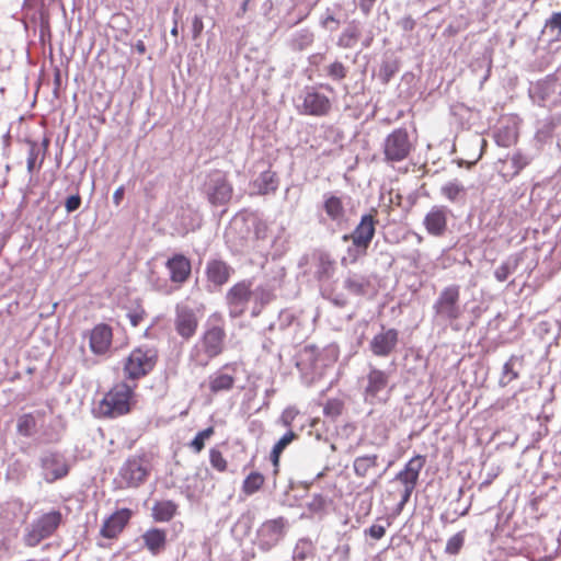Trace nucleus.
Returning a JSON list of instances; mask_svg holds the SVG:
<instances>
[{
    "label": "nucleus",
    "instance_id": "c756f323",
    "mask_svg": "<svg viewBox=\"0 0 561 561\" xmlns=\"http://www.w3.org/2000/svg\"><path fill=\"white\" fill-rule=\"evenodd\" d=\"M523 257L520 254H513L506 257L494 271V277L497 282H505L510 275L518 268Z\"/></svg>",
    "mask_w": 561,
    "mask_h": 561
},
{
    "label": "nucleus",
    "instance_id": "3c124183",
    "mask_svg": "<svg viewBox=\"0 0 561 561\" xmlns=\"http://www.w3.org/2000/svg\"><path fill=\"white\" fill-rule=\"evenodd\" d=\"M209 461H210V465L220 472H222L227 469L226 459L224 458L222 454L216 448L210 449Z\"/></svg>",
    "mask_w": 561,
    "mask_h": 561
},
{
    "label": "nucleus",
    "instance_id": "052dcab7",
    "mask_svg": "<svg viewBox=\"0 0 561 561\" xmlns=\"http://www.w3.org/2000/svg\"><path fill=\"white\" fill-rule=\"evenodd\" d=\"M398 25L405 32H411L415 27V21L408 15L398 21Z\"/></svg>",
    "mask_w": 561,
    "mask_h": 561
},
{
    "label": "nucleus",
    "instance_id": "6e6d98bb",
    "mask_svg": "<svg viewBox=\"0 0 561 561\" xmlns=\"http://www.w3.org/2000/svg\"><path fill=\"white\" fill-rule=\"evenodd\" d=\"M545 27L552 32L557 31L558 35H561V11L553 12L546 21Z\"/></svg>",
    "mask_w": 561,
    "mask_h": 561
},
{
    "label": "nucleus",
    "instance_id": "c85d7f7f",
    "mask_svg": "<svg viewBox=\"0 0 561 561\" xmlns=\"http://www.w3.org/2000/svg\"><path fill=\"white\" fill-rule=\"evenodd\" d=\"M234 377L230 374L218 370L208 377V387L213 393L229 391L233 388Z\"/></svg>",
    "mask_w": 561,
    "mask_h": 561
},
{
    "label": "nucleus",
    "instance_id": "6e6552de",
    "mask_svg": "<svg viewBox=\"0 0 561 561\" xmlns=\"http://www.w3.org/2000/svg\"><path fill=\"white\" fill-rule=\"evenodd\" d=\"M413 149L412 141L405 128L392 130L383 140V161L393 164L405 160Z\"/></svg>",
    "mask_w": 561,
    "mask_h": 561
},
{
    "label": "nucleus",
    "instance_id": "69168bd1",
    "mask_svg": "<svg viewBox=\"0 0 561 561\" xmlns=\"http://www.w3.org/2000/svg\"><path fill=\"white\" fill-rule=\"evenodd\" d=\"M376 0H360L359 8L364 14H368Z\"/></svg>",
    "mask_w": 561,
    "mask_h": 561
},
{
    "label": "nucleus",
    "instance_id": "2f4dec72",
    "mask_svg": "<svg viewBox=\"0 0 561 561\" xmlns=\"http://www.w3.org/2000/svg\"><path fill=\"white\" fill-rule=\"evenodd\" d=\"M440 194L450 203H460L465 201L466 187L458 180H453L440 187Z\"/></svg>",
    "mask_w": 561,
    "mask_h": 561
},
{
    "label": "nucleus",
    "instance_id": "f8f14e48",
    "mask_svg": "<svg viewBox=\"0 0 561 561\" xmlns=\"http://www.w3.org/2000/svg\"><path fill=\"white\" fill-rule=\"evenodd\" d=\"M133 388L125 382L116 385L102 400L101 409L104 415L116 417L130 410Z\"/></svg>",
    "mask_w": 561,
    "mask_h": 561
},
{
    "label": "nucleus",
    "instance_id": "c9c22d12",
    "mask_svg": "<svg viewBox=\"0 0 561 561\" xmlns=\"http://www.w3.org/2000/svg\"><path fill=\"white\" fill-rule=\"evenodd\" d=\"M378 455L357 456L353 461V470L356 477L365 478L369 470L378 466Z\"/></svg>",
    "mask_w": 561,
    "mask_h": 561
},
{
    "label": "nucleus",
    "instance_id": "9d476101",
    "mask_svg": "<svg viewBox=\"0 0 561 561\" xmlns=\"http://www.w3.org/2000/svg\"><path fill=\"white\" fill-rule=\"evenodd\" d=\"M289 528L288 520L279 516L267 519L261 524L256 531V545L262 551H270L286 536Z\"/></svg>",
    "mask_w": 561,
    "mask_h": 561
},
{
    "label": "nucleus",
    "instance_id": "72a5a7b5",
    "mask_svg": "<svg viewBox=\"0 0 561 561\" xmlns=\"http://www.w3.org/2000/svg\"><path fill=\"white\" fill-rule=\"evenodd\" d=\"M517 365H522V358L516 355H512L508 358V360L503 365L502 374L499 380V385L501 387H506L513 380L518 378L519 371L516 368Z\"/></svg>",
    "mask_w": 561,
    "mask_h": 561
},
{
    "label": "nucleus",
    "instance_id": "aec40b11",
    "mask_svg": "<svg viewBox=\"0 0 561 561\" xmlns=\"http://www.w3.org/2000/svg\"><path fill=\"white\" fill-rule=\"evenodd\" d=\"M399 332L396 329H385L376 334L369 343V348L375 356L388 357L397 347Z\"/></svg>",
    "mask_w": 561,
    "mask_h": 561
},
{
    "label": "nucleus",
    "instance_id": "680f3d73",
    "mask_svg": "<svg viewBox=\"0 0 561 561\" xmlns=\"http://www.w3.org/2000/svg\"><path fill=\"white\" fill-rule=\"evenodd\" d=\"M267 225L262 220L255 221L254 234L257 239H264L266 237Z\"/></svg>",
    "mask_w": 561,
    "mask_h": 561
},
{
    "label": "nucleus",
    "instance_id": "6ab92c4d",
    "mask_svg": "<svg viewBox=\"0 0 561 561\" xmlns=\"http://www.w3.org/2000/svg\"><path fill=\"white\" fill-rule=\"evenodd\" d=\"M321 209L325 214V217H319L321 224H325L328 219L336 226H342L346 221V209L342 197L333 193L323 194Z\"/></svg>",
    "mask_w": 561,
    "mask_h": 561
},
{
    "label": "nucleus",
    "instance_id": "412c9836",
    "mask_svg": "<svg viewBox=\"0 0 561 561\" xmlns=\"http://www.w3.org/2000/svg\"><path fill=\"white\" fill-rule=\"evenodd\" d=\"M331 110L330 99L311 89L307 90L302 101V113L312 116H324Z\"/></svg>",
    "mask_w": 561,
    "mask_h": 561
},
{
    "label": "nucleus",
    "instance_id": "b1692460",
    "mask_svg": "<svg viewBox=\"0 0 561 561\" xmlns=\"http://www.w3.org/2000/svg\"><path fill=\"white\" fill-rule=\"evenodd\" d=\"M207 282L215 287L225 285L233 273V268L221 259L207 261L205 268Z\"/></svg>",
    "mask_w": 561,
    "mask_h": 561
},
{
    "label": "nucleus",
    "instance_id": "4be33fe9",
    "mask_svg": "<svg viewBox=\"0 0 561 561\" xmlns=\"http://www.w3.org/2000/svg\"><path fill=\"white\" fill-rule=\"evenodd\" d=\"M133 512L129 508H121L108 516L100 530L102 537L107 539L116 538L128 524Z\"/></svg>",
    "mask_w": 561,
    "mask_h": 561
},
{
    "label": "nucleus",
    "instance_id": "de8ad7c7",
    "mask_svg": "<svg viewBox=\"0 0 561 561\" xmlns=\"http://www.w3.org/2000/svg\"><path fill=\"white\" fill-rule=\"evenodd\" d=\"M465 542V535L459 531L451 536L446 543L445 552L451 556L458 554Z\"/></svg>",
    "mask_w": 561,
    "mask_h": 561
},
{
    "label": "nucleus",
    "instance_id": "5fc2aeb1",
    "mask_svg": "<svg viewBox=\"0 0 561 561\" xmlns=\"http://www.w3.org/2000/svg\"><path fill=\"white\" fill-rule=\"evenodd\" d=\"M343 404L339 400H330L324 405L323 412L324 415L330 417H336L342 413Z\"/></svg>",
    "mask_w": 561,
    "mask_h": 561
},
{
    "label": "nucleus",
    "instance_id": "9b49d317",
    "mask_svg": "<svg viewBox=\"0 0 561 561\" xmlns=\"http://www.w3.org/2000/svg\"><path fill=\"white\" fill-rule=\"evenodd\" d=\"M41 476L47 483L64 479L69 473V463L64 454L47 449L38 457Z\"/></svg>",
    "mask_w": 561,
    "mask_h": 561
},
{
    "label": "nucleus",
    "instance_id": "58836bf2",
    "mask_svg": "<svg viewBox=\"0 0 561 561\" xmlns=\"http://www.w3.org/2000/svg\"><path fill=\"white\" fill-rule=\"evenodd\" d=\"M297 437L298 435L295 432L288 431L275 443L271 451V461L275 467L278 466L282 453Z\"/></svg>",
    "mask_w": 561,
    "mask_h": 561
},
{
    "label": "nucleus",
    "instance_id": "f3484780",
    "mask_svg": "<svg viewBox=\"0 0 561 561\" xmlns=\"http://www.w3.org/2000/svg\"><path fill=\"white\" fill-rule=\"evenodd\" d=\"M141 548L151 557H159L167 551L168 531L163 528L150 527L139 537Z\"/></svg>",
    "mask_w": 561,
    "mask_h": 561
},
{
    "label": "nucleus",
    "instance_id": "603ef678",
    "mask_svg": "<svg viewBox=\"0 0 561 561\" xmlns=\"http://www.w3.org/2000/svg\"><path fill=\"white\" fill-rule=\"evenodd\" d=\"M126 317L128 318L130 324L136 328L145 319L146 311L140 305H137L135 308L128 309Z\"/></svg>",
    "mask_w": 561,
    "mask_h": 561
},
{
    "label": "nucleus",
    "instance_id": "a18cd8bd",
    "mask_svg": "<svg viewBox=\"0 0 561 561\" xmlns=\"http://www.w3.org/2000/svg\"><path fill=\"white\" fill-rule=\"evenodd\" d=\"M340 24V20L335 16V12L331 8H327L319 19V25L330 32L336 31Z\"/></svg>",
    "mask_w": 561,
    "mask_h": 561
},
{
    "label": "nucleus",
    "instance_id": "864d4df0",
    "mask_svg": "<svg viewBox=\"0 0 561 561\" xmlns=\"http://www.w3.org/2000/svg\"><path fill=\"white\" fill-rule=\"evenodd\" d=\"M299 414V411L295 407H287L280 414L278 423L284 427H290Z\"/></svg>",
    "mask_w": 561,
    "mask_h": 561
},
{
    "label": "nucleus",
    "instance_id": "1a4fd4ad",
    "mask_svg": "<svg viewBox=\"0 0 561 561\" xmlns=\"http://www.w3.org/2000/svg\"><path fill=\"white\" fill-rule=\"evenodd\" d=\"M232 192V185L224 171L214 170L207 174L203 193L211 205L221 206L227 204L231 199Z\"/></svg>",
    "mask_w": 561,
    "mask_h": 561
},
{
    "label": "nucleus",
    "instance_id": "cd10ccee",
    "mask_svg": "<svg viewBox=\"0 0 561 561\" xmlns=\"http://www.w3.org/2000/svg\"><path fill=\"white\" fill-rule=\"evenodd\" d=\"M48 146V141L44 140L42 145L36 141L28 142V153H27V172L33 174L36 169H39L45 157L46 148Z\"/></svg>",
    "mask_w": 561,
    "mask_h": 561
},
{
    "label": "nucleus",
    "instance_id": "4468645a",
    "mask_svg": "<svg viewBox=\"0 0 561 561\" xmlns=\"http://www.w3.org/2000/svg\"><path fill=\"white\" fill-rule=\"evenodd\" d=\"M150 463L144 457L128 458L119 470V477L127 488L142 484L149 474Z\"/></svg>",
    "mask_w": 561,
    "mask_h": 561
},
{
    "label": "nucleus",
    "instance_id": "f257e3e1",
    "mask_svg": "<svg viewBox=\"0 0 561 561\" xmlns=\"http://www.w3.org/2000/svg\"><path fill=\"white\" fill-rule=\"evenodd\" d=\"M376 215L377 209L375 208L369 213L363 214L353 231L342 237L344 242H351L346 250L347 255L343 257L342 263H345L347 260L350 263H356L367 254L368 248L376 234V226L378 224Z\"/></svg>",
    "mask_w": 561,
    "mask_h": 561
},
{
    "label": "nucleus",
    "instance_id": "ea45409f",
    "mask_svg": "<svg viewBox=\"0 0 561 561\" xmlns=\"http://www.w3.org/2000/svg\"><path fill=\"white\" fill-rule=\"evenodd\" d=\"M334 273V262L328 254H320L314 271V276L318 280H327Z\"/></svg>",
    "mask_w": 561,
    "mask_h": 561
},
{
    "label": "nucleus",
    "instance_id": "a211bd4d",
    "mask_svg": "<svg viewBox=\"0 0 561 561\" xmlns=\"http://www.w3.org/2000/svg\"><path fill=\"white\" fill-rule=\"evenodd\" d=\"M284 275V270L279 268L277 275L273 278L274 284L266 283L257 286L255 289H252V317H257L262 312L263 308L275 299L274 291L276 283L279 284Z\"/></svg>",
    "mask_w": 561,
    "mask_h": 561
},
{
    "label": "nucleus",
    "instance_id": "f704fd0d",
    "mask_svg": "<svg viewBox=\"0 0 561 561\" xmlns=\"http://www.w3.org/2000/svg\"><path fill=\"white\" fill-rule=\"evenodd\" d=\"M314 34L309 28H301L291 34L289 39V47L293 50L301 51L312 45Z\"/></svg>",
    "mask_w": 561,
    "mask_h": 561
},
{
    "label": "nucleus",
    "instance_id": "dca6fc26",
    "mask_svg": "<svg viewBox=\"0 0 561 561\" xmlns=\"http://www.w3.org/2000/svg\"><path fill=\"white\" fill-rule=\"evenodd\" d=\"M174 329L176 333L184 340H190L198 328V319L195 311L185 306L178 305L175 307Z\"/></svg>",
    "mask_w": 561,
    "mask_h": 561
},
{
    "label": "nucleus",
    "instance_id": "338daca9",
    "mask_svg": "<svg viewBox=\"0 0 561 561\" xmlns=\"http://www.w3.org/2000/svg\"><path fill=\"white\" fill-rule=\"evenodd\" d=\"M413 491H414V489L403 488V491L401 493V499H402L403 503H408L410 501V497H411Z\"/></svg>",
    "mask_w": 561,
    "mask_h": 561
},
{
    "label": "nucleus",
    "instance_id": "f03ea898",
    "mask_svg": "<svg viewBox=\"0 0 561 561\" xmlns=\"http://www.w3.org/2000/svg\"><path fill=\"white\" fill-rule=\"evenodd\" d=\"M224 325L208 322L198 342L191 348L188 359L196 367H206L225 348Z\"/></svg>",
    "mask_w": 561,
    "mask_h": 561
},
{
    "label": "nucleus",
    "instance_id": "774afa93",
    "mask_svg": "<svg viewBox=\"0 0 561 561\" xmlns=\"http://www.w3.org/2000/svg\"><path fill=\"white\" fill-rule=\"evenodd\" d=\"M251 0H244L240 7V12H238V15L244 14L249 8H250Z\"/></svg>",
    "mask_w": 561,
    "mask_h": 561
},
{
    "label": "nucleus",
    "instance_id": "c03bdc74",
    "mask_svg": "<svg viewBox=\"0 0 561 561\" xmlns=\"http://www.w3.org/2000/svg\"><path fill=\"white\" fill-rule=\"evenodd\" d=\"M534 156L522 150L515 151L511 157V163L514 169L513 175L519 174V172L531 163Z\"/></svg>",
    "mask_w": 561,
    "mask_h": 561
},
{
    "label": "nucleus",
    "instance_id": "7ed1b4c3",
    "mask_svg": "<svg viewBox=\"0 0 561 561\" xmlns=\"http://www.w3.org/2000/svg\"><path fill=\"white\" fill-rule=\"evenodd\" d=\"M390 374L369 365L368 373L362 378L364 401L370 405L385 404L391 396Z\"/></svg>",
    "mask_w": 561,
    "mask_h": 561
},
{
    "label": "nucleus",
    "instance_id": "20e7f679",
    "mask_svg": "<svg viewBox=\"0 0 561 561\" xmlns=\"http://www.w3.org/2000/svg\"><path fill=\"white\" fill-rule=\"evenodd\" d=\"M62 523V514L60 511L51 510L43 513L33 519L23 533V543L26 547L34 548L43 540L51 537Z\"/></svg>",
    "mask_w": 561,
    "mask_h": 561
},
{
    "label": "nucleus",
    "instance_id": "5701e85b",
    "mask_svg": "<svg viewBox=\"0 0 561 561\" xmlns=\"http://www.w3.org/2000/svg\"><path fill=\"white\" fill-rule=\"evenodd\" d=\"M113 331L107 324L100 323L90 332V350L95 355H104L112 345Z\"/></svg>",
    "mask_w": 561,
    "mask_h": 561
},
{
    "label": "nucleus",
    "instance_id": "393cba45",
    "mask_svg": "<svg viewBox=\"0 0 561 561\" xmlns=\"http://www.w3.org/2000/svg\"><path fill=\"white\" fill-rule=\"evenodd\" d=\"M424 463L425 459L421 455L411 458L404 468L397 473L394 480L399 481L403 488L415 489Z\"/></svg>",
    "mask_w": 561,
    "mask_h": 561
},
{
    "label": "nucleus",
    "instance_id": "a878e982",
    "mask_svg": "<svg viewBox=\"0 0 561 561\" xmlns=\"http://www.w3.org/2000/svg\"><path fill=\"white\" fill-rule=\"evenodd\" d=\"M165 267L170 273V279L175 284L185 283L191 276V261L183 254H174L168 259Z\"/></svg>",
    "mask_w": 561,
    "mask_h": 561
},
{
    "label": "nucleus",
    "instance_id": "473e14b6",
    "mask_svg": "<svg viewBox=\"0 0 561 561\" xmlns=\"http://www.w3.org/2000/svg\"><path fill=\"white\" fill-rule=\"evenodd\" d=\"M178 505L173 501H160L152 506V517L156 522L167 523L176 514Z\"/></svg>",
    "mask_w": 561,
    "mask_h": 561
},
{
    "label": "nucleus",
    "instance_id": "0e129e2a",
    "mask_svg": "<svg viewBox=\"0 0 561 561\" xmlns=\"http://www.w3.org/2000/svg\"><path fill=\"white\" fill-rule=\"evenodd\" d=\"M125 188L124 186H119L115 190L113 194V203L118 206L124 197Z\"/></svg>",
    "mask_w": 561,
    "mask_h": 561
},
{
    "label": "nucleus",
    "instance_id": "39448f33",
    "mask_svg": "<svg viewBox=\"0 0 561 561\" xmlns=\"http://www.w3.org/2000/svg\"><path fill=\"white\" fill-rule=\"evenodd\" d=\"M336 359L334 348H325L320 351L314 345L304 346L298 355L296 366L301 374H312L313 377H320L324 367L331 365Z\"/></svg>",
    "mask_w": 561,
    "mask_h": 561
},
{
    "label": "nucleus",
    "instance_id": "e433bc0d",
    "mask_svg": "<svg viewBox=\"0 0 561 561\" xmlns=\"http://www.w3.org/2000/svg\"><path fill=\"white\" fill-rule=\"evenodd\" d=\"M368 285V279L358 274H350L344 280V288L356 296L364 295Z\"/></svg>",
    "mask_w": 561,
    "mask_h": 561
},
{
    "label": "nucleus",
    "instance_id": "4c0bfd02",
    "mask_svg": "<svg viewBox=\"0 0 561 561\" xmlns=\"http://www.w3.org/2000/svg\"><path fill=\"white\" fill-rule=\"evenodd\" d=\"M494 140L500 147H511L517 140V130L513 126H502L495 130Z\"/></svg>",
    "mask_w": 561,
    "mask_h": 561
},
{
    "label": "nucleus",
    "instance_id": "79ce46f5",
    "mask_svg": "<svg viewBox=\"0 0 561 561\" xmlns=\"http://www.w3.org/2000/svg\"><path fill=\"white\" fill-rule=\"evenodd\" d=\"M399 71V61L394 58H385L378 71V79L387 84L392 77Z\"/></svg>",
    "mask_w": 561,
    "mask_h": 561
},
{
    "label": "nucleus",
    "instance_id": "ddd939ff",
    "mask_svg": "<svg viewBox=\"0 0 561 561\" xmlns=\"http://www.w3.org/2000/svg\"><path fill=\"white\" fill-rule=\"evenodd\" d=\"M226 300L231 318L241 317L252 300V283L250 280H241L234 284L226 295Z\"/></svg>",
    "mask_w": 561,
    "mask_h": 561
},
{
    "label": "nucleus",
    "instance_id": "09e8293b",
    "mask_svg": "<svg viewBox=\"0 0 561 561\" xmlns=\"http://www.w3.org/2000/svg\"><path fill=\"white\" fill-rule=\"evenodd\" d=\"M327 75L333 80L340 81L347 76V69L341 61H334L327 67Z\"/></svg>",
    "mask_w": 561,
    "mask_h": 561
},
{
    "label": "nucleus",
    "instance_id": "e2e57ef3",
    "mask_svg": "<svg viewBox=\"0 0 561 561\" xmlns=\"http://www.w3.org/2000/svg\"><path fill=\"white\" fill-rule=\"evenodd\" d=\"M192 26H193V37L196 38L201 35V33L204 28L202 19L197 15L194 16Z\"/></svg>",
    "mask_w": 561,
    "mask_h": 561
},
{
    "label": "nucleus",
    "instance_id": "37998d69",
    "mask_svg": "<svg viewBox=\"0 0 561 561\" xmlns=\"http://www.w3.org/2000/svg\"><path fill=\"white\" fill-rule=\"evenodd\" d=\"M264 483V477L260 472H251L243 481L242 491L247 495L257 492Z\"/></svg>",
    "mask_w": 561,
    "mask_h": 561
},
{
    "label": "nucleus",
    "instance_id": "2eb2a0df",
    "mask_svg": "<svg viewBox=\"0 0 561 561\" xmlns=\"http://www.w3.org/2000/svg\"><path fill=\"white\" fill-rule=\"evenodd\" d=\"M450 209L445 205H434L425 214L423 226L426 232L435 238L445 236L448 229V217Z\"/></svg>",
    "mask_w": 561,
    "mask_h": 561
},
{
    "label": "nucleus",
    "instance_id": "13d9d810",
    "mask_svg": "<svg viewBox=\"0 0 561 561\" xmlns=\"http://www.w3.org/2000/svg\"><path fill=\"white\" fill-rule=\"evenodd\" d=\"M81 206V196L77 193L66 199L65 207L68 213H73Z\"/></svg>",
    "mask_w": 561,
    "mask_h": 561
},
{
    "label": "nucleus",
    "instance_id": "0eeeda50",
    "mask_svg": "<svg viewBox=\"0 0 561 561\" xmlns=\"http://www.w3.org/2000/svg\"><path fill=\"white\" fill-rule=\"evenodd\" d=\"M459 299L460 287L458 285L453 284L443 288L433 305L435 318L443 323H451L459 319L462 312Z\"/></svg>",
    "mask_w": 561,
    "mask_h": 561
},
{
    "label": "nucleus",
    "instance_id": "7c9ffc66",
    "mask_svg": "<svg viewBox=\"0 0 561 561\" xmlns=\"http://www.w3.org/2000/svg\"><path fill=\"white\" fill-rule=\"evenodd\" d=\"M360 37V28L356 21H352L340 34L336 45L341 48H353Z\"/></svg>",
    "mask_w": 561,
    "mask_h": 561
},
{
    "label": "nucleus",
    "instance_id": "a19ab883",
    "mask_svg": "<svg viewBox=\"0 0 561 561\" xmlns=\"http://www.w3.org/2000/svg\"><path fill=\"white\" fill-rule=\"evenodd\" d=\"M314 554V546L310 539L301 538L293 551V561H305Z\"/></svg>",
    "mask_w": 561,
    "mask_h": 561
},
{
    "label": "nucleus",
    "instance_id": "4d7b16f0",
    "mask_svg": "<svg viewBox=\"0 0 561 561\" xmlns=\"http://www.w3.org/2000/svg\"><path fill=\"white\" fill-rule=\"evenodd\" d=\"M308 507L312 512H320L325 507V499L321 494H314Z\"/></svg>",
    "mask_w": 561,
    "mask_h": 561
},
{
    "label": "nucleus",
    "instance_id": "49530a36",
    "mask_svg": "<svg viewBox=\"0 0 561 561\" xmlns=\"http://www.w3.org/2000/svg\"><path fill=\"white\" fill-rule=\"evenodd\" d=\"M214 434V427L209 426L196 434L193 440L190 443V447L195 453H201L205 447V440Z\"/></svg>",
    "mask_w": 561,
    "mask_h": 561
},
{
    "label": "nucleus",
    "instance_id": "bf43d9fd",
    "mask_svg": "<svg viewBox=\"0 0 561 561\" xmlns=\"http://www.w3.org/2000/svg\"><path fill=\"white\" fill-rule=\"evenodd\" d=\"M365 534L376 540H379L385 536L386 528L381 525H371L368 529L365 530Z\"/></svg>",
    "mask_w": 561,
    "mask_h": 561
},
{
    "label": "nucleus",
    "instance_id": "bb28decb",
    "mask_svg": "<svg viewBox=\"0 0 561 561\" xmlns=\"http://www.w3.org/2000/svg\"><path fill=\"white\" fill-rule=\"evenodd\" d=\"M251 186L257 195L274 194L278 190L279 178L276 172L267 169L260 172L252 181Z\"/></svg>",
    "mask_w": 561,
    "mask_h": 561
},
{
    "label": "nucleus",
    "instance_id": "423d86ee",
    "mask_svg": "<svg viewBox=\"0 0 561 561\" xmlns=\"http://www.w3.org/2000/svg\"><path fill=\"white\" fill-rule=\"evenodd\" d=\"M158 362V351L140 346L130 352L124 363V375L129 380H138L150 374Z\"/></svg>",
    "mask_w": 561,
    "mask_h": 561
},
{
    "label": "nucleus",
    "instance_id": "8fccbe9b",
    "mask_svg": "<svg viewBox=\"0 0 561 561\" xmlns=\"http://www.w3.org/2000/svg\"><path fill=\"white\" fill-rule=\"evenodd\" d=\"M35 426V420L31 414H25L18 422V432L23 436H31Z\"/></svg>",
    "mask_w": 561,
    "mask_h": 561
}]
</instances>
